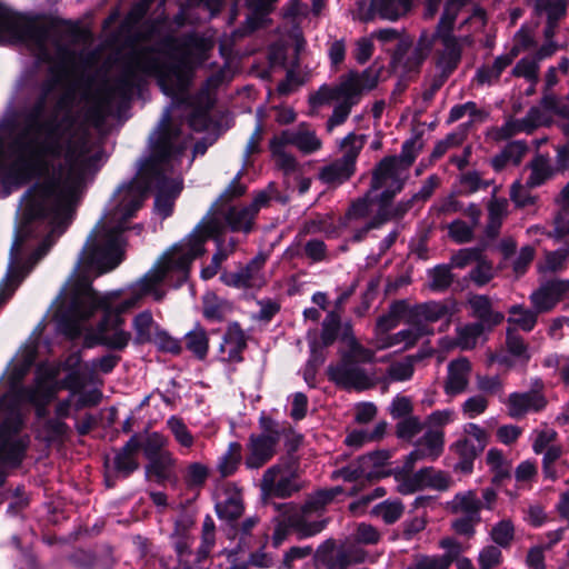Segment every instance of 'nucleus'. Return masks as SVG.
<instances>
[{
  "mask_svg": "<svg viewBox=\"0 0 569 569\" xmlns=\"http://www.w3.org/2000/svg\"><path fill=\"white\" fill-rule=\"evenodd\" d=\"M189 140L179 129L171 123L170 110L167 109L157 127L150 136V156L141 162L138 178L128 186L118 190L119 204L109 214L108 226H102L94 232L96 248L88 243L82 257L76 266L74 272L82 264L96 268L99 273L114 269L121 261L122 231L124 223L141 207L147 190L153 181H157L159 193L156 197V210L162 216L171 213L173 199L180 192V180L166 179V173L171 171L178 157L188 147Z\"/></svg>",
  "mask_w": 569,
  "mask_h": 569,
  "instance_id": "nucleus-1",
  "label": "nucleus"
},
{
  "mask_svg": "<svg viewBox=\"0 0 569 569\" xmlns=\"http://www.w3.org/2000/svg\"><path fill=\"white\" fill-rule=\"evenodd\" d=\"M220 231L221 224L216 219L203 220L188 237L168 249L153 267L126 291L107 292V306L118 310H130L138 307L147 296L152 297L154 301H161L166 297L162 282L173 281L176 286L183 283L188 279L192 261L203 253L204 242Z\"/></svg>",
  "mask_w": 569,
  "mask_h": 569,
  "instance_id": "nucleus-2",
  "label": "nucleus"
},
{
  "mask_svg": "<svg viewBox=\"0 0 569 569\" xmlns=\"http://www.w3.org/2000/svg\"><path fill=\"white\" fill-rule=\"evenodd\" d=\"M69 299L68 310L61 321V329L71 338L86 333L87 345L100 343L109 349L122 350L130 340L131 332L118 310L107 306V292L94 291L87 280L69 281L63 292Z\"/></svg>",
  "mask_w": 569,
  "mask_h": 569,
  "instance_id": "nucleus-3",
  "label": "nucleus"
},
{
  "mask_svg": "<svg viewBox=\"0 0 569 569\" xmlns=\"http://www.w3.org/2000/svg\"><path fill=\"white\" fill-rule=\"evenodd\" d=\"M211 47L210 40L192 37L188 41L181 64L164 70L153 52L143 51L134 58L133 69L142 73L156 74L162 91L168 96H174L187 88L190 81L191 66L202 62Z\"/></svg>",
  "mask_w": 569,
  "mask_h": 569,
  "instance_id": "nucleus-4",
  "label": "nucleus"
},
{
  "mask_svg": "<svg viewBox=\"0 0 569 569\" xmlns=\"http://www.w3.org/2000/svg\"><path fill=\"white\" fill-rule=\"evenodd\" d=\"M0 42H24L39 59L49 58L47 47L49 38L47 33L34 26V23L20 14L13 13L0 6Z\"/></svg>",
  "mask_w": 569,
  "mask_h": 569,
  "instance_id": "nucleus-5",
  "label": "nucleus"
},
{
  "mask_svg": "<svg viewBox=\"0 0 569 569\" xmlns=\"http://www.w3.org/2000/svg\"><path fill=\"white\" fill-rule=\"evenodd\" d=\"M468 2L469 0H447L439 21L436 37L441 41L443 48L439 53L438 66L445 71H451L457 67L462 46L471 43L470 37L457 38L451 33L460 9Z\"/></svg>",
  "mask_w": 569,
  "mask_h": 569,
  "instance_id": "nucleus-6",
  "label": "nucleus"
},
{
  "mask_svg": "<svg viewBox=\"0 0 569 569\" xmlns=\"http://www.w3.org/2000/svg\"><path fill=\"white\" fill-rule=\"evenodd\" d=\"M57 376L58 370L56 369L40 372L34 387L26 391L23 398L36 405L38 407V413L41 416L43 415V407L53 399L59 390L69 389V398L60 401L56 408V413L59 418H67L71 412L72 401L77 397V385L73 382L71 376L63 382H58Z\"/></svg>",
  "mask_w": 569,
  "mask_h": 569,
  "instance_id": "nucleus-7",
  "label": "nucleus"
},
{
  "mask_svg": "<svg viewBox=\"0 0 569 569\" xmlns=\"http://www.w3.org/2000/svg\"><path fill=\"white\" fill-rule=\"evenodd\" d=\"M552 114L561 117L565 121L569 118V96L542 94L540 107H532L527 116L517 123L515 130L530 132L539 126L549 124Z\"/></svg>",
  "mask_w": 569,
  "mask_h": 569,
  "instance_id": "nucleus-8",
  "label": "nucleus"
},
{
  "mask_svg": "<svg viewBox=\"0 0 569 569\" xmlns=\"http://www.w3.org/2000/svg\"><path fill=\"white\" fill-rule=\"evenodd\" d=\"M267 256L258 253L246 266L236 271H224L220 274L223 284L236 289H259L266 284L264 266Z\"/></svg>",
  "mask_w": 569,
  "mask_h": 569,
  "instance_id": "nucleus-9",
  "label": "nucleus"
},
{
  "mask_svg": "<svg viewBox=\"0 0 569 569\" xmlns=\"http://www.w3.org/2000/svg\"><path fill=\"white\" fill-rule=\"evenodd\" d=\"M407 170L397 157L382 159L373 171L371 191L385 188L381 197L392 198L402 189Z\"/></svg>",
  "mask_w": 569,
  "mask_h": 569,
  "instance_id": "nucleus-10",
  "label": "nucleus"
},
{
  "mask_svg": "<svg viewBox=\"0 0 569 569\" xmlns=\"http://www.w3.org/2000/svg\"><path fill=\"white\" fill-rule=\"evenodd\" d=\"M379 74L376 70L368 68L362 72L350 71L340 78L339 83L335 87L336 94L340 102L355 106L358 103L363 92L376 88Z\"/></svg>",
  "mask_w": 569,
  "mask_h": 569,
  "instance_id": "nucleus-11",
  "label": "nucleus"
},
{
  "mask_svg": "<svg viewBox=\"0 0 569 569\" xmlns=\"http://www.w3.org/2000/svg\"><path fill=\"white\" fill-rule=\"evenodd\" d=\"M487 432L478 425L468 423L463 428V437L450 447L451 451L461 458L460 468L465 471L471 469L472 460L488 443Z\"/></svg>",
  "mask_w": 569,
  "mask_h": 569,
  "instance_id": "nucleus-12",
  "label": "nucleus"
},
{
  "mask_svg": "<svg viewBox=\"0 0 569 569\" xmlns=\"http://www.w3.org/2000/svg\"><path fill=\"white\" fill-rule=\"evenodd\" d=\"M300 487L298 476L290 466H272L266 470L261 480V488L267 495L281 498L291 496Z\"/></svg>",
  "mask_w": 569,
  "mask_h": 569,
  "instance_id": "nucleus-13",
  "label": "nucleus"
},
{
  "mask_svg": "<svg viewBox=\"0 0 569 569\" xmlns=\"http://www.w3.org/2000/svg\"><path fill=\"white\" fill-rule=\"evenodd\" d=\"M280 435L278 430L269 429L261 435H251L248 442V455L244 465L248 469H259L276 453Z\"/></svg>",
  "mask_w": 569,
  "mask_h": 569,
  "instance_id": "nucleus-14",
  "label": "nucleus"
},
{
  "mask_svg": "<svg viewBox=\"0 0 569 569\" xmlns=\"http://www.w3.org/2000/svg\"><path fill=\"white\" fill-rule=\"evenodd\" d=\"M390 458L389 452L385 450L375 451L359 458L358 467L348 466L333 472L335 478H341L346 481H353L358 478H378L383 473L381 468Z\"/></svg>",
  "mask_w": 569,
  "mask_h": 569,
  "instance_id": "nucleus-15",
  "label": "nucleus"
},
{
  "mask_svg": "<svg viewBox=\"0 0 569 569\" xmlns=\"http://www.w3.org/2000/svg\"><path fill=\"white\" fill-rule=\"evenodd\" d=\"M445 447V432L440 428H428L415 443V449L407 456L406 468L411 470L417 461H433L441 456Z\"/></svg>",
  "mask_w": 569,
  "mask_h": 569,
  "instance_id": "nucleus-16",
  "label": "nucleus"
},
{
  "mask_svg": "<svg viewBox=\"0 0 569 569\" xmlns=\"http://www.w3.org/2000/svg\"><path fill=\"white\" fill-rule=\"evenodd\" d=\"M569 293V279L546 281L530 295V301L537 312L552 310Z\"/></svg>",
  "mask_w": 569,
  "mask_h": 569,
  "instance_id": "nucleus-17",
  "label": "nucleus"
},
{
  "mask_svg": "<svg viewBox=\"0 0 569 569\" xmlns=\"http://www.w3.org/2000/svg\"><path fill=\"white\" fill-rule=\"evenodd\" d=\"M329 378L337 385L350 389H367L371 385L370 378L367 373L349 361H341L337 366L328 368Z\"/></svg>",
  "mask_w": 569,
  "mask_h": 569,
  "instance_id": "nucleus-18",
  "label": "nucleus"
},
{
  "mask_svg": "<svg viewBox=\"0 0 569 569\" xmlns=\"http://www.w3.org/2000/svg\"><path fill=\"white\" fill-rule=\"evenodd\" d=\"M472 366L467 358H458L448 363L447 377L445 380V392L448 396H458L467 391Z\"/></svg>",
  "mask_w": 569,
  "mask_h": 569,
  "instance_id": "nucleus-19",
  "label": "nucleus"
},
{
  "mask_svg": "<svg viewBox=\"0 0 569 569\" xmlns=\"http://www.w3.org/2000/svg\"><path fill=\"white\" fill-rule=\"evenodd\" d=\"M322 548L330 550V556L325 558L328 569H347L353 563L363 562L367 553L355 546L342 545L336 549L332 541H327Z\"/></svg>",
  "mask_w": 569,
  "mask_h": 569,
  "instance_id": "nucleus-20",
  "label": "nucleus"
},
{
  "mask_svg": "<svg viewBox=\"0 0 569 569\" xmlns=\"http://www.w3.org/2000/svg\"><path fill=\"white\" fill-rule=\"evenodd\" d=\"M410 327L401 330L395 335H389L373 340L377 349H388L393 347H400L401 349H409L413 347L417 341L427 335H431L432 330L426 326H415L410 320Z\"/></svg>",
  "mask_w": 569,
  "mask_h": 569,
  "instance_id": "nucleus-21",
  "label": "nucleus"
},
{
  "mask_svg": "<svg viewBox=\"0 0 569 569\" xmlns=\"http://www.w3.org/2000/svg\"><path fill=\"white\" fill-rule=\"evenodd\" d=\"M455 311V303L430 301L418 305L412 309L411 321L415 326H426L430 329V323L450 317Z\"/></svg>",
  "mask_w": 569,
  "mask_h": 569,
  "instance_id": "nucleus-22",
  "label": "nucleus"
},
{
  "mask_svg": "<svg viewBox=\"0 0 569 569\" xmlns=\"http://www.w3.org/2000/svg\"><path fill=\"white\" fill-rule=\"evenodd\" d=\"M280 136L284 142L295 146L305 154L313 153L322 147V142L316 134V131L306 123L299 124L293 130H284Z\"/></svg>",
  "mask_w": 569,
  "mask_h": 569,
  "instance_id": "nucleus-23",
  "label": "nucleus"
},
{
  "mask_svg": "<svg viewBox=\"0 0 569 569\" xmlns=\"http://www.w3.org/2000/svg\"><path fill=\"white\" fill-rule=\"evenodd\" d=\"M546 405V398L538 391L512 393L507 402L508 412L513 418L521 417L530 411H540Z\"/></svg>",
  "mask_w": 569,
  "mask_h": 569,
  "instance_id": "nucleus-24",
  "label": "nucleus"
},
{
  "mask_svg": "<svg viewBox=\"0 0 569 569\" xmlns=\"http://www.w3.org/2000/svg\"><path fill=\"white\" fill-rule=\"evenodd\" d=\"M450 480L447 475L432 468H425L417 472L410 482L400 486L401 492H412L419 488L430 487L445 490L449 487Z\"/></svg>",
  "mask_w": 569,
  "mask_h": 569,
  "instance_id": "nucleus-25",
  "label": "nucleus"
},
{
  "mask_svg": "<svg viewBox=\"0 0 569 569\" xmlns=\"http://www.w3.org/2000/svg\"><path fill=\"white\" fill-rule=\"evenodd\" d=\"M506 343L508 355L502 358L500 357V367L503 366L508 369L517 366L525 367L530 359V353L523 339L516 335L511 329H507Z\"/></svg>",
  "mask_w": 569,
  "mask_h": 569,
  "instance_id": "nucleus-26",
  "label": "nucleus"
},
{
  "mask_svg": "<svg viewBox=\"0 0 569 569\" xmlns=\"http://www.w3.org/2000/svg\"><path fill=\"white\" fill-rule=\"evenodd\" d=\"M246 347L244 332L237 322L230 323L220 346L221 352L226 356L224 359L229 362L241 361L240 355Z\"/></svg>",
  "mask_w": 569,
  "mask_h": 569,
  "instance_id": "nucleus-27",
  "label": "nucleus"
},
{
  "mask_svg": "<svg viewBox=\"0 0 569 569\" xmlns=\"http://www.w3.org/2000/svg\"><path fill=\"white\" fill-rule=\"evenodd\" d=\"M231 303L219 297L217 293L209 291L202 297V315L210 322H221L231 312Z\"/></svg>",
  "mask_w": 569,
  "mask_h": 569,
  "instance_id": "nucleus-28",
  "label": "nucleus"
},
{
  "mask_svg": "<svg viewBox=\"0 0 569 569\" xmlns=\"http://www.w3.org/2000/svg\"><path fill=\"white\" fill-rule=\"evenodd\" d=\"M390 198L381 197L379 210L376 217L370 221L365 228L363 232H367L370 229L378 228L382 223L402 217L411 207L412 199L408 201H401L396 206H390L388 203Z\"/></svg>",
  "mask_w": 569,
  "mask_h": 569,
  "instance_id": "nucleus-29",
  "label": "nucleus"
},
{
  "mask_svg": "<svg viewBox=\"0 0 569 569\" xmlns=\"http://www.w3.org/2000/svg\"><path fill=\"white\" fill-rule=\"evenodd\" d=\"M355 168L340 158L325 166L319 172V179L323 183L338 186L347 181L355 173Z\"/></svg>",
  "mask_w": 569,
  "mask_h": 569,
  "instance_id": "nucleus-30",
  "label": "nucleus"
},
{
  "mask_svg": "<svg viewBox=\"0 0 569 569\" xmlns=\"http://www.w3.org/2000/svg\"><path fill=\"white\" fill-rule=\"evenodd\" d=\"M481 507V501L471 490L457 493L452 500L448 502V509L451 513L466 517H480L479 511Z\"/></svg>",
  "mask_w": 569,
  "mask_h": 569,
  "instance_id": "nucleus-31",
  "label": "nucleus"
},
{
  "mask_svg": "<svg viewBox=\"0 0 569 569\" xmlns=\"http://www.w3.org/2000/svg\"><path fill=\"white\" fill-rule=\"evenodd\" d=\"M132 328L134 330V342L143 345L152 341L160 326L154 321L151 312L144 310L134 316Z\"/></svg>",
  "mask_w": 569,
  "mask_h": 569,
  "instance_id": "nucleus-32",
  "label": "nucleus"
},
{
  "mask_svg": "<svg viewBox=\"0 0 569 569\" xmlns=\"http://www.w3.org/2000/svg\"><path fill=\"white\" fill-rule=\"evenodd\" d=\"M411 7L410 0H372L371 9L381 19L395 21L403 17Z\"/></svg>",
  "mask_w": 569,
  "mask_h": 569,
  "instance_id": "nucleus-33",
  "label": "nucleus"
},
{
  "mask_svg": "<svg viewBox=\"0 0 569 569\" xmlns=\"http://www.w3.org/2000/svg\"><path fill=\"white\" fill-rule=\"evenodd\" d=\"M530 176L526 182L529 188H536L543 184L555 176V168L550 159L543 154H538L530 163Z\"/></svg>",
  "mask_w": 569,
  "mask_h": 569,
  "instance_id": "nucleus-34",
  "label": "nucleus"
},
{
  "mask_svg": "<svg viewBox=\"0 0 569 569\" xmlns=\"http://www.w3.org/2000/svg\"><path fill=\"white\" fill-rule=\"evenodd\" d=\"M217 512L220 518L233 520L243 512L241 493L236 488H228L226 498L217 503Z\"/></svg>",
  "mask_w": 569,
  "mask_h": 569,
  "instance_id": "nucleus-35",
  "label": "nucleus"
},
{
  "mask_svg": "<svg viewBox=\"0 0 569 569\" xmlns=\"http://www.w3.org/2000/svg\"><path fill=\"white\" fill-rule=\"evenodd\" d=\"M139 448L140 443L137 437H132L114 458V463L118 471L123 472L124 476H128L138 469L139 463L137 462L136 455Z\"/></svg>",
  "mask_w": 569,
  "mask_h": 569,
  "instance_id": "nucleus-36",
  "label": "nucleus"
},
{
  "mask_svg": "<svg viewBox=\"0 0 569 569\" xmlns=\"http://www.w3.org/2000/svg\"><path fill=\"white\" fill-rule=\"evenodd\" d=\"M254 208L232 207L226 214V221L232 231L249 232L252 228V223L256 217Z\"/></svg>",
  "mask_w": 569,
  "mask_h": 569,
  "instance_id": "nucleus-37",
  "label": "nucleus"
},
{
  "mask_svg": "<svg viewBox=\"0 0 569 569\" xmlns=\"http://www.w3.org/2000/svg\"><path fill=\"white\" fill-rule=\"evenodd\" d=\"M289 143L279 134L270 141V150L276 164L286 173L296 171L298 163L296 158L287 151Z\"/></svg>",
  "mask_w": 569,
  "mask_h": 569,
  "instance_id": "nucleus-38",
  "label": "nucleus"
},
{
  "mask_svg": "<svg viewBox=\"0 0 569 569\" xmlns=\"http://www.w3.org/2000/svg\"><path fill=\"white\" fill-rule=\"evenodd\" d=\"M186 347L197 358L204 359L209 350V337L207 330L200 325L194 327L186 335Z\"/></svg>",
  "mask_w": 569,
  "mask_h": 569,
  "instance_id": "nucleus-39",
  "label": "nucleus"
},
{
  "mask_svg": "<svg viewBox=\"0 0 569 569\" xmlns=\"http://www.w3.org/2000/svg\"><path fill=\"white\" fill-rule=\"evenodd\" d=\"M150 463L147 467V473L154 476L160 480L169 479L176 466V459L169 451L159 452L152 458H148Z\"/></svg>",
  "mask_w": 569,
  "mask_h": 569,
  "instance_id": "nucleus-40",
  "label": "nucleus"
},
{
  "mask_svg": "<svg viewBox=\"0 0 569 569\" xmlns=\"http://www.w3.org/2000/svg\"><path fill=\"white\" fill-rule=\"evenodd\" d=\"M241 461V446L238 442H230L227 451L219 458L217 469L221 477L233 475Z\"/></svg>",
  "mask_w": 569,
  "mask_h": 569,
  "instance_id": "nucleus-41",
  "label": "nucleus"
},
{
  "mask_svg": "<svg viewBox=\"0 0 569 569\" xmlns=\"http://www.w3.org/2000/svg\"><path fill=\"white\" fill-rule=\"evenodd\" d=\"M343 343L348 348L343 352L342 361L349 362H369L373 359V352L362 347L352 335H345Z\"/></svg>",
  "mask_w": 569,
  "mask_h": 569,
  "instance_id": "nucleus-42",
  "label": "nucleus"
},
{
  "mask_svg": "<svg viewBox=\"0 0 569 569\" xmlns=\"http://www.w3.org/2000/svg\"><path fill=\"white\" fill-rule=\"evenodd\" d=\"M12 397L7 395L0 400V429L1 432L7 430H17L21 422L20 412L16 406H10Z\"/></svg>",
  "mask_w": 569,
  "mask_h": 569,
  "instance_id": "nucleus-43",
  "label": "nucleus"
},
{
  "mask_svg": "<svg viewBox=\"0 0 569 569\" xmlns=\"http://www.w3.org/2000/svg\"><path fill=\"white\" fill-rule=\"evenodd\" d=\"M508 322L512 323L523 331H531L537 323V312L536 310H529L523 308L522 306L516 305L509 310Z\"/></svg>",
  "mask_w": 569,
  "mask_h": 569,
  "instance_id": "nucleus-44",
  "label": "nucleus"
},
{
  "mask_svg": "<svg viewBox=\"0 0 569 569\" xmlns=\"http://www.w3.org/2000/svg\"><path fill=\"white\" fill-rule=\"evenodd\" d=\"M482 335L483 327L480 323L459 327L457 328V346L462 350L472 349Z\"/></svg>",
  "mask_w": 569,
  "mask_h": 569,
  "instance_id": "nucleus-45",
  "label": "nucleus"
},
{
  "mask_svg": "<svg viewBox=\"0 0 569 569\" xmlns=\"http://www.w3.org/2000/svg\"><path fill=\"white\" fill-rule=\"evenodd\" d=\"M365 136L349 133L340 142V149L343 152V160L356 167V160L363 148Z\"/></svg>",
  "mask_w": 569,
  "mask_h": 569,
  "instance_id": "nucleus-46",
  "label": "nucleus"
},
{
  "mask_svg": "<svg viewBox=\"0 0 569 569\" xmlns=\"http://www.w3.org/2000/svg\"><path fill=\"white\" fill-rule=\"evenodd\" d=\"M371 512L386 523H393L402 516L403 506L398 500H386L375 506Z\"/></svg>",
  "mask_w": 569,
  "mask_h": 569,
  "instance_id": "nucleus-47",
  "label": "nucleus"
},
{
  "mask_svg": "<svg viewBox=\"0 0 569 569\" xmlns=\"http://www.w3.org/2000/svg\"><path fill=\"white\" fill-rule=\"evenodd\" d=\"M539 61L535 57H523L513 68V74L525 78L529 83L537 84L539 74Z\"/></svg>",
  "mask_w": 569,
  "mask_h": 569,
  "instance_id": "nucleus-48",
  "label": "nucleus"
},
{
  "mask_svg": "<svg viewBox=\"0 0 569 569\" xmlns=\"http://www.w3.org/2000/svg\"><path fill=\"white\" fill-rule=\"evenodd\" d=\"M167 426L180 446L186 448L193 446L194 438L180 418L174 416L170 417L167 421Z\"/></svg>",
  "mask_w": 569,
  "mask_h": 569,
  "instance_id": "nucleus-49",
  "label": "nucleus"
},
{
  "mask_svg": "<svg viewBox=\"0 0 569 569\" xmlns=\"http://www.w3.org/2000/svg\"><path fill=\"white\" fill-rule=\"evenodd\" d=\"M209 476V468L201 462L190 463L184 473V482L190 488L202 487Z\"/></svg>",
  "mask_w": 569,
  "mask_h": 569,
  "instance_id": "nucleus-50",
  "label": "nucleus"
},
{
  "mask_svg": "<svg viewBox=\"0 0 569 569\" xmlns=\"http://www.w3.org/2000/svg\"><path fill=\"white\" fill-rule=\"evenodd\" d=\"M532 450L535 453H542L547 448L555 446L557 432L552 428L543 427L536 429L532 433Z\"/></svg>",
  "mask_w": 569,
  "mask_h": 569,
  "instance_id": "nucleus-51",
  "label": "nucleus"
},
{
  "mask_svg": "<svg viewBox=\"0 0 569 569\" xmlns=\"http://www.w3.org/2000/svg\"><path fill=\"white\" fill-rule=\"evenodd\" d=\"M536 9L545 13L548 20L558 21L566 13V0H538Z\"/></svg>",
  "mask_w": 569,
  "mask_h": 569,
  "instance_id": "nucleus-52",
  "label": "nucleus"
},
{
  "mask_svg": "<svg viewBox=\"0 0 569 569\" xmlns=\"http://www.w3.org/2000/svg\"><path fill=\"white\" fill-rule=\"evenodd\" d=\"M567 260L561 251L553 250L545 253L543 260L539 262L538 270L540 272H557L566 268Z\"/></svg>",
  "mask_w": 569,
  "mask_h": 569,
  "instance_id": "nucleus-53",
  "label": "nucleus"
},
{
  "mask_svg": "<svg viewBox=\"0 0 569 569\" xmlns=\"http://www.w3.org/2000/svg\"><path fill=\"white\" fill-rule=\"evenodd\" d=\"M527 151L526 143L521 141L508 142L500 152V166L502 163L518 164Z\"/></svg>",
  "mask_w": 569,
  "mask_h": 569,
  "instance_id": "nucleus-54",
  "label": "nucleus"
},
{
  "mask_svg": "<svg viewBox=\"0 0 569 569\" xmlns=\"http://www.w3.org/2000/svg\"><path fill=\"white\" fill-rule=\"evenodd\" d=\"M160 351L170 352V353H179L181 351V345L179 339L170 336L166 330L159 329L156 331V336L152 341Z\"/></svg>",
  "mask_w": 569,
  "mask_h": 569,
  "instance_id": "nucleus-55",
  "label": "nucleus"
},
{
  "mask_svg": "<svg viewBox=\"0 0 569 569\" xmlns=\"http://www.w3.org/2000/svg\"><path fill=\"white\" fill-rule=\"evenodd\" d=\"M542 458V471L546 478L555 480L557 479V470L555 462L561 457L562 450L560 446H551L547 448Z\"/></svg>",
  "mask_w": 569,
  "mask_h": 569,
  "instance_id": "nucleus-56",
  "label": "nucleus"
},
{
  "mask_svg": "<svg viewBox=\"0 0 569 569\" xmlns=\"http://www.w3.org/2000/svg\"><path fill=\"white\" fill-rule=\"evenodd\" d=\"M400 306L395 305L390 312L381 318H379L376 326V338H381L388 336L387 332L396 328L399 323V311Z\"/></svg>",
  "mask_w": 569,
  "mask_h": 569,
  "instance_id": "nucleus-57",
  "label": "nucleus"
},
{
  "mask_svg": "<svg viewBox=\"0 0 569 569\" xmlns=\"http://www.w3.org/2000/svg\"><path fill=\"white\" fill-rule=\"evenodd\" d=\"M422 429L421 421L418 417H408L401 420L397 425V436L400 439L411 440L416 437Z\"/></svg>",
  "mask_w": 569,
  "mask_h": 569,
  "instance_id": "nucleus-58",
  "label": "nucleus"
},
{
  "mask_svg": "<svg viewBox=\"0 0 569 569\" xmlns=\"http://www.w3.org/2000/svg\"><path fill=\"white\" fill-rule=\"evenodd\" d=\"M340 318L336 312H329L322 323L321 340L325 346L331 345L338 333Z\"/></svg>",
  "mask_w": 569,
  "mask_h": 569,
  "instance_id": "nucleus-59",
  "label": "nucleus"
},
{
  "mask_svg": "<svg viewBox=\"0 0 569 569\" xmlns=\"http://www.w3.org/2000/svg\"><path fill=\"white\" fill-rule=\"evenodd\" d=\"M488 407V401L483 396H473L468 398L462 403V412L468 419L476 418L477 416L485 412Z\"/></svg>",
  "mask_w": 569,
  "mask_h": 569,
  "instance_id": "nucleus-60",
  "label": "nucleus"
},
{
  "mask_svg": "<svg viewBox=\"0 0 569 569\" xmlns=\"http://www.w3.org/2000/svg\"><path fill=\"white\" fill-rule=\"evenodd\" d=\"M533 257H535L533 248L528 247V246L521 248L518 256L511 262V267H512L516 278L522 276L527 271Z\"/></svg>",
  "mask_w": 569,
  "mask_h": 569,
  "instance_id": "nucleus-61",
  "label": "nucleus"
},
{
  "mask_svg": "<svg viewBox=\"0 0 569 569\" xmlns=\"http://www.w3.org/2000/svg\"><path fill=\"white\" fill-rule=\"evenodd\" d=\"M450 558L443 556H422L419 557L412 569H448Z\"/></svg>",
  "mask_w": 569,
  "mask_h": 569,
  "instance_id": "nucleus-62",
  "label": "nucleus"
},
{
  "mask_svg": "<svg viewBox=\"0 0 569 569\" xmlns=\"http://www.w3.org/2000/svg\"><path fill=\"white\" fill-rule=\"evenodd\" d=\"M559 207V211L555 217V229L552 234H550L551 238H555L556 240H560L565 236L569 234V207Z\"/></svg>",
  "mask_w": 569,
  "mask_h": 569,
  "instance_id": "nucleus-63",
  "label": "nucleus"
},
{
  "mask_svg": "<svg viewBox=\"0 0 569 569\" xmlns=\"http://www.w3.org/2000/svg\"><path fill=\"white\" fill-rule=\"evenodd\" d=\"M413 365L409 359L392 363L388 369V376L395 381H405L412 377Z\"/></svg>",
  "mask_w": 569,
  "mask_h": 569,
  "instance_id": "nucleus-64",
  "label": "nucleus"
}]
</instances>
